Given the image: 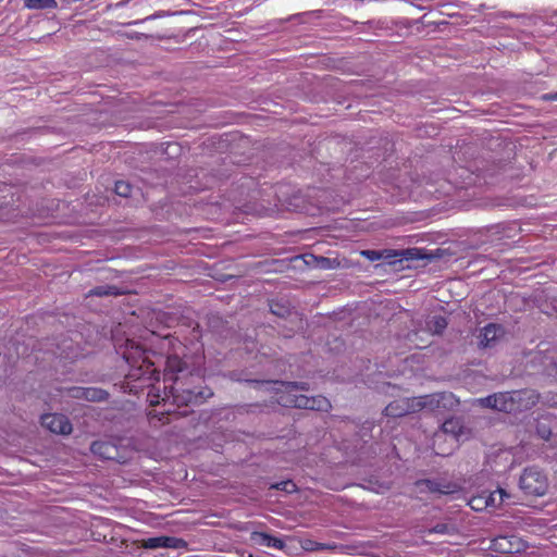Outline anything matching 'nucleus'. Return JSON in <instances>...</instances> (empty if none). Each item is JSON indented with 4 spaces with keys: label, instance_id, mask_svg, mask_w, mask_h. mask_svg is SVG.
Segmentation results:
<instances>
[{
    "label": "nucleus",
    "instance_id": "1",
    "mask_svg": "<svg viewBox=\"0 0 557 557\" xmlns=\"http://www.w3.org/2000/svg\"><path fill=\"white\" fill-rule=\"evenodd\" d=\"M120 349L121 355L131 366L127 377L133 381H140L143 385L147 383L151 386L147 396L151 406L159 405L162 401L166 403L171 399L175 404L196 403L198 398H206L212 395L210 391L207 393L188 391L186 396H183L181 399L180 396L176 395V388L173 386H171L170 389H168V386H164L163 393L160 394V388L152 384L154 381L159 382L160 372L154 367L156 362L150 359L149 352L133 339H126L125 346Z\"/></svg>",
    "mask_w": 557,
    "mask_h": 557
},
{
    "label": "nucleus",
    "instance_id": "2",
    "mask_svg": "<svg viewBox=\"0 0 557 557\" xmlns=\"http://www.w3.org/2000/svg\"><path fill=\"white\" fill-rule=\"evenodd\" d=\"M306 384L295 382H267L262 386L274 391V400L283 407H296L309 410L326 411L331 405L327 398L318 395L308 397L300 392L306 389Z\"/></svg>",
    "mask_w": 557,
    "mask_h": 557
},
{
    "label": "nucleus",
    "instance_id": "3",
    "mask_svg": "<svg viewBox=\"0 0 557 557\" xmlns=\"http://www.w3.org/2000/svg\"><path fill=\"white\" fill-rule=\"evenodd\" d=\"M540 400V395L533 389H522L506 393H496L478 399L481 406L504 411L518 413L531 409Z\"/></svg>",
    "mask_w": 557,
    "mask_h": 557
},
{
    "label": "nucleus",
    "instance_id": "4",
    "mask_svg": "<svg viewBox=\"0 0 557 557\" xmlns=\"http://www.w3.org/2000/svg\"><path fill=\"white\" fill-rule=\"evenodd\" d=\"M448 398H450V396L445 394H433L413 398H399L389 403L385 407V414L387 417L398 418L426 408L434 410L435 408L440 407L441 401H445Z\"/></svg>",
    "mask_w": 557,
    "mask_h": 557
},
{
    "label": "nucleus",
    "instance_id": "5",
    "mask_svg": "<svg viewBox=\"0 0 557 557\" xmlns=\"http://www.w3.org/2000/svg\"><path fill=\"white\" fill-rule=\"evenodd\" d=\"M159 348L166 354L164 376L176 383L180 380L177 374L183 372L186 366V362L180 357L184 346L180 341L164 336L159 339Z\"/></svg>",
    "mask_w": 557,
    "mask_h": 557
},
{
    "label": "nucleus",
    "instance_id": "6",
    "mask_svg": "<svg viewBox=\"0 0 557 557\" xmlns=\"http://www.w3.org/2000/svg\"><path fill=\"white\" fill-rule=\"evenodd\" d=\"M467 437L466 429L463 428L460 419L450 418L444 421L442 428L434 435V445H437L441 441L449 440V449L441 450L438 454L448 455L451 450H454L460 441Z\"/></svg>",
    "mask_w": 557,
    "mask_h": 557
},
{
    "label": "nucleus",
    "instance_id": "7",
    "mask_svg": "<svg viewBox=\"0 0 557 557\" xmlns=\"http://www.w3.org/2000/svg\"><path fill=\"white\" fill-rule=\"evenodd\" d=\"M520 488L528 495L542 496L548 488V481L545 474L536 467L524 469L520 476Z\"/></svg>",
    "mask_w": 557,
    "mask_h": 557
},
{
    "label": "nucleus",
    "instance_id": "8",
    "mask_svg": "<svg viewBox=\"0 0 557 557\" xmlns=\"http://www.w3.org/2000/svg\"><path fill=\"white\" fill-rule=\"evenodd\" d=\"M41 424L55 434H69L72 425L69 419L60 413H46L41 417Z\"/></svg>",
    "mask_w": 557,
    "mask_h": 557
},
{
    "label": "nucleus",
    "instance_id": "9",
    "mask_svg": "<svg viewBox=\"0 0 557 557\" xmlns=\"http://www.w3.org/2000/svg\"><path fill=\"white\" fill-rule=\"evenodd\" d=\"M505 332L502 325L490 323L485 325L478 336L479 344L483 348H492L503 338Z\"/></svg>",
    "mask_w": 557,
    "mask_h": 557
},
{
    "label": "nucleus",
    "instance_id": "10",
    "mask_svg": "<svg viewBox=\"0 0 557 557\" xmlns=\"http://www.w3.org/2000/svg\"><path fill=\"white\" fill-rule=\"evenodd\" d=\"M76 398H84L89 401H100L107 398V392L99 388L75 387L71 391Z\"/></svg>",
    "mask_w": 557,
    "mask_h": 557
},
{
    "label": "nucleus",
    "instance_id": "11",
    "mask_svg": "<svg viewBox=\"0 0 557 557\" xmlns=\"http://www.w3.org/2000/svg\"><path fill=\"white\" fill-rule=\"evenodd\" d=\"M507 498H509V495L506 493L503 488H497L496 491L490 493L488 496H486V499L484 502L485 507H493L497 508L499 507Z\"/></svg>",
    "mask_w": 557,
    "mask_h": 557
},
{
    "label": "nucleus",
    "instance_id": "12",
    "mask_svg": "<svg viewBox=\"0 0 557 557\" xmlns=\"http://www.w3.org/2000/svg\"><path fill=\"white\" fill-rule=\"evenodd\" d=\"M418 486L421 490H429L432 493H440V494H449L451 491L448 486L442 485L435 481L432 480H423L418 482Z\"/></svg>",
    "mask_w": 557,
    "mask_h": 557
},
{
    "label": "nucleus",
    "instance_id": "13",
    "mask_svg": "<svg viewBox=\"0 0 557 557\" xmlns=\"http://www.w3.org/2000/svg\"><path fill=\"white\" fill-rule=\"evenodd\" d=\"M426 325L432 334H441L447 327V321L444 317L434 315L428 321Z\"/></svg>",
    "mask_w": 557,
    "mask_h": 557
},
{
    "label": "nucleus",
    "instance_id": "14",
    "mask_svg": "<svg viewBox=\"0 0 557 557\" xmlns=\"http://www.w3.org/2000/svg\"><path fill=\"white\" fill-rule=\"evenodd\" d=\"M24 4L30 10L54 9L58 5L55 0H24Z\"/></svg>",
    "mask_w": 557,
    "mask_h": 557
},
{
    "label": "nucleus",
    "instance_id": "15",
    "mask_svg": "<svg viewBox=\"0 0 557 557\" xmlns=\"http://www.w3.org/2000/svg\"><path fill=\"white\" fill-rule=\"evenodd\" d=\"M112 450H115L114 447L106 443L95 442L91 445V451L95 454H99L103 458H113L111 454Z\"/></svg>",
    "mask_w": 557,
    "mask_h": 557
},
{
    "label": "nucleus",
    "instance_id": "16",
    "mask_svg": "<svg viewBox=\"0 0 557 557\" xmlns=\"http://www.w3.org/2000/svg\"><path fill=\"white\" fill-rule=\"evenodd\" d=\"M257 536L260 539L259 543L267 547L282 549L284 546V543L281 539L273 537L263 533L257 534Z\"/></svg>",
    "mask_w": 557,
    "mask_h": 557
},
{
    "label": "nucleus",
    "instance_id": "17",
    "mask_svg": "<svg viewBox=\"0 0 557 557\" xmlns=\"http://www.w3.org/2000/svg\"><path fill=\"white\" fill-rule=\"evenodd\" d=\"M399 258L401 260H416L422 258L420 251L416 248L399 250Z\"/></svg>",
    "mask_w": 557,
    "mask_h": 557
},
{
    "label": "nucleus",
    "instance_id": "18",
    "mask_svg": "<svg viewBox=\"0 0 557 557\" xmlns=\"http://www.w3.org/2000/svg\"><path fill=\"white\" fill-rule=\"evenodd\" d=\"M115 287L111 286H99L89 292V295L92 296H108V295H116Z\"/></svg>",
    "mask_w": 557,
    "mask_h": 557
},
{
    "label": "nucleus",
    "instance_id": "19",
    "mask_svg": "<svg viewBox=\"0 0 557 557\" xmlns=\"http://www.w3.org/2000/svg\"><path fill=\"white\" fill-rule=\"evenodd\" d=\"M311 258L315 260V265L320 269H333L336 263L335 259H330L325 257L314 258L313 256H311Z\"/></svg>",
    "mask_w": 557,
    "mask_h": 557
},
{
    "label": "nucleus",
    "instance_id": "20",
    "mask_svg": "<svg viewBox=\"0 0 557 557\" xmlns=\"http://www.w3.org/2000/svg\"><path fill=\"white\" fill-rule=\"evenodd\" d=\"M115 193L122 197H128L131 195V185L126 182L119 181L115 183Z\"/></svg>",
    "mask_w": 557,
    "mask_h": 557
},
{
    "label": "nucleus",
    "instance_id": "21",
    "mask_svg": "<svg viewBox=\"0 0 557 557\" xmlns=\"http://www.w3.org/2000/svg\"><path fill=\"white\" fill-rule=\"evenodd\" d=\"M163 536L149 537L145 541V547L151 549L163 547Z\"/></svg>",
    "mask_w": 557,
    "mask_h": 557
},
{
    "label": "nucleus",
    "instance_id": "22",
    "mask_svg": "<svg viewBox=\"0 0 557 557\" xmlns=\"http://www.w3.org/2000/svg\"><path fill=\"white\" fill-rule=\"evenodd\" d=\"M163 547L177 548L183 544V541L176 537L163 536Z\"/></svg>",
    "mask_w": 557,
    "mask_h": 557
},
{
    "label": "nucleus",
    "instance_id": "23",
    "mask_svg": "<svg viewBox=\"0 0 557 557\" xmlns=\"http://www.w3.org/2000/svg\"><path fill=\"white\" fill-rule=\"evenodd\" d=\"M485 499L486 497L484 496L473 497L472 499H470L469 505L473 510H481L485 507Z\"/></svg>",
    "mask_w": 557,
    "mask_h": 557
},
{
    "label": "nucleus",
    "instance_id": "24",
    "mask_svg": "<svg viewBox=\"0 0 557 557\" xmlns=\"http://www.w3.org/2000/svg\"><path fill=\"white\" fill-rule=\"evenodd\" d=\"M361 255L370 261L382 260V252L380 250H363Z\"/></svg>",
    "mask_w": 557,
    "mask_h": 557
},
{
    "label": "nucleus",
    "instance_id": "25",
    "mask_svg": "<svg viewBox=\"0 0 557 557\" xmlns=\"http://www.w3.org/2000/svg\"><path fill=\"white\" fill-rule=\"evenodd\" d=\"M274 487L290 493L295 491L296 485L292 481H283L275 484Z\"/></svg>",
    "mask_w": 557,
    "mask_h": 557
},
{
    "label": "nucleus",
    "instance_id": "26",
    "mask_svg": "<svg viewBox=\"0 0 557 557\" xmlns=\"http://www.w3.org/2000/svg\"><path fill=\"white\" fill-rule=\"evenodd\" d=\"M495 546L499 547V549L503 552V553H510L511 549L508 547L509 546V541L507 537H499L495 541Z\"/></svg>",
    "mask_w": 557,
    "mask_h": 557
},
{
    "label": "nucleus",
    "instance_id": "27",
    "mask_svg": "<svg viewBox=\"0 0 557 557\" xmlns=\"http://www.w3.org/2000/svg\"><path fill=\"white\" fill-rule=\"evenodd\" d=\"M381 252H382V259L383 260H392L394 258H399V251L398 250L385 249V250H381Z\"/></svg>",
    "mask_w": 557,
    "mask_h": 557
},
{
    "label": "nucleus",
    "instance_id": "28",
    "mask_svg": "<svg viewBox=\"0 0 557 557\" xmlns=\"http://www.w3.org/2000/svg\"><path fill=\"white\" fill-rule=\"evenodd\" d=\"M546 404L549 407H557V395H553L552 397L547 398Z\"/></svg>",
    "mask_w": 557,
    "mask_h": 557
},
{
    "label": "nucleus",
    "instance_id": "29",
    "mask_svg": "<svg viewBox=\"0 0 557 557\" xmlns=\"http://www.w3.org/2000/svg\"><path fill=\"white\" fill-rule=\"evenodd\" d=\"M543 99L549 100V101H557V91L544 95Z\"/></svg>",
    "mask_w": 557,
    "mask_h": 557
},
{
    "label": "nucleus",
    "instance_id": "30",
    "mask_svg": "<svg viewBox=\"0 0 557 557\" xmlns=\"http://www.w3.org/2000/svg\"><path fill=\"white\" fill-rule=\"evenodd\" d=\"M433 531H434V532H436V533H444V532L446 531V527H445V525H443V524H438V525H436V527L434 528V530H433Z\"/></svg>",
    "mask_w": 557,
    "mask_h": 557
},
{
    "label": "nucleus",
    "instance_id": "31",
    "mask_svg": "<svg viewBox=\"0 0 557 557\" xmlns=\"http://www.w3.org/2000/svg\"><path fill=\"white\" fill-rule=\"evenodd\" d=\"M548 435H549V432H548V431H542V432H541V436H542L543 438H546V440H547V438H548Z\"/></svg>",
    "mask_w": 557,
    "mask_h": 557
}]
</instances>
